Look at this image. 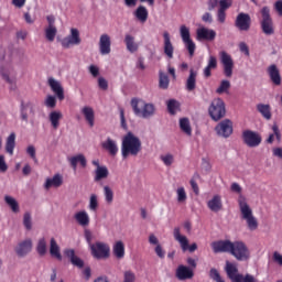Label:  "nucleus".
<instances>
[{"mask_svg": "<svg viewBox=\"0 0 282 282\" xmlns=\"http://www.w3.org/2000/svg\"><path fill=\"white\" fill-rule=\"evenodd\" d=\"M90 252L95 259H109L110 249L105 242L90 245Z\"/></svg>", "mask_w": 282, "mask_h": 282, "instance_id": "11", "label": "nucleus"}, {"mask_svg": "<svg viewBox=\"0 0 282 282\" xmlns=\"http://www.w3.org/2000/svg\"><path fill=\"white\" fill-rule=\"evenodd\" d=\"M131 107L134 116L149 120L155 116V105L148 104L147 101L138 98L131 99Z\"/></svg>", "mask_w": 282, "mask_h": 282, "instance_id": "3", "label": "nucleus"}, {"mask_svg": "<svg viewBox=\"0 0 282 282\" xmlns=\"http://www.w3.org/2000/svg\"><path fill=\"white\" fill-rule=\"evenodd\" d=\"M123 282H135V273L131 270L124 271Z\"/></svg>", "mask_w": 282, "mask_h": 282, "instance_id": "56", "label": "nucleus"}, {"mask_svg": "<svg viewBox=\"0 0 282 282\" xmlns=\"http://www.w3.org/2000/svg\"><path fill=\"white\" fill-rule=\"evenodd\" d=\"M142 153V141L133 132H128L121 142V155L123 160L127 158H138Z\"/></svg>", "mask_w": 282, "mask_h": 282, "instance_id": "2", "label": "nucleus"}, {"mask_svg": "<svg viewBox=\"0 0 282 282\" xmlns=\"http://www.w3.org/2000/svg\"><path fill=\"white\" fill-rule=\"evenodd\" d=\"M209 278L213 279L215 282H226L224 279H221V274H219V271L217 269L213 268L209 271Z\"/></svg>", "mask_w": 282, "mask_h": 282, "instance_id": "53", "label": "nucleus"}, {"mask_svg": "<svg viewBox=\"0 0 282 282\" xmlns=\"http://www.w3.org/2000/svg\"><path fill=\"white\" fill-rule=\"evenodd\" d=\"M174 239L178 241L184 252H186V250H189V252H195V250H197V243L194 242L188 246V238H186V236H182L178 227L174 228Z\"/></svg>", "mask_w": 282, "mask_h": 282, "instance_id": "14", "label": "nucleus"}, {"mask_svg": "<svg viewBox=\"0 0 282 282\" xmlns=\"http://www.w3.org/2000/svg\"><path fill=\"white\" fill-rule=\"evenodd\" d=\"M176 195H177V202L178 204H184L188 196L186 195V189L184 187H178L176 189Z\"/></svg>", "mask_w": 282, "mask_h": 282, "instance_id": "48", "label": "nucleus"}, {"mask_svg": "<svg viewBox=\"0 0 282 282\" xmlns=\"http://www.w3.org/2000/svg\"><path fill=\"white\" fill-rule=\"evenodd\" d=\"M109 177V169L102 165V167H98L95 170L94 182H102V180H107Z\"/></svg>", "mask_w": 282, "mask_h": 282, "instance_id": "34", "label": "nucleus"}, {"mask_svg": "<svg viewBox=\"0 0 282 282\" xmlns=\"http://www.w3.org/2000/svg\"><path fill=\"white\" fill-rule=\"evenodd\" d=\"M239 50L245 56H250V47H248V44L246 42L239 43Z\"/></svg>", "mask_w": 282, "mask_h": 282, "instance_id": "60", "label": "nucleus"}, {"mask_svg": "<svg viewBox=\"0 0 282 282\" xmlns=\"http://www.w3.org/2000/svg\"><path fill=\"white\" fill-rule=\"evenodd\" d=\"M134 17L141 23H147V19H149V11L147 10V7H144V6L138 7L134 12Z\"/></svg>", "mask_w": 282, "mask_h": 282, "instance_id": "37", "label": "nucleus"}, {"mask_svg": "<svg viewBox=\"0 0 282 282\" xmlns=\"http://www.w3.org/2000/svg\"><path fill=\"white\" fill-rule=\"evenodd\" d=\"M273 8L275 12H278L279 17H282V0L275 1Z\"/></svg>", "mask_w": 282, "mask_h": 282, "instance_id": "64", "label": "nucleus"}, {"mask_svg": "<svg viewBox=\"0 0 282 282\" xmlns=\"http://www.w3.org/2000/svg\"><path fill=\"white\" fill-rule=\"evenodd\" d=\"M104 195L107 204L113 203V191L109 186L104 187Z\"/></svg>", "mask_w": 282, "mask_h": 282, "instance_id": "50", "label": "nucleus"}, {"mask_svg": "<svg viewBox=\"0 0 282 282\" xmlns=\"http://www.w3.org/2000/svg\"><path fill=\"white\" fill-rule=\"evenodd\" d=\"M251 23H252V20L250 18V14L242 12L237 15L235 25L241 32H248V30H250Z\"/></svg>", "mask_w": 282, "mask_h": 282, "instance_id": "15", "label": "nucleus"}, {"mask_svg": "<svg viewBox=\"0 0 282 282\" xmlns=\"http://www.w3.org/2000/svg\"><path fill=\"white\" fill-rule=\"evenodd\" d=\"M180 34L189 56H195L196 45L195 42H193V39H191V29H188L186 25H181Z\"/></svg>", "mask_w": 282, "mask_h": 282, "instance_id": "8", "label": "nucleus"}, {"mask_svg": "<svg viewBox=\"0 0 282 282\" xmlns=\"http://www.w3.org/2000/svg\"><path fill=\"white\" fill-rule=\"evenodd\" d=\"M213 252H227L235 257L237 261H248L250 259V249L243 241L217 240L212 242Z\"/></svg>", "mask_w": 282, "mask_h": 282, "instance_id": "1", "label": "nucleus"}, {"mask_svg": "<svg viewBox=\"0 0 282 282\" xmlns=\"http://www.w3.org/2000/svg\"><path fill=\"white\" fill-rule=\"evenodd\" d=\"M257 111L261 113L264 120H272V108L270 107V105L258 104Z\"/></svg>", "mask_w": 282, "mask_h": 282, "instance_id": "32", "label": "nucleus"}, {"mask_svg": "<svg viewBox=\"0 0 282 282\" xmlns=\"http://www.w3.org/2000/svg\"><path fill=\"white\" fill-rule=\"evenodd\" d=\"M267 73L271 83H273L276 87H279L282 83L281 72L275 64H272L268 67Z\"/></svg>", "mask_w": 282, "mask_h": 282, "instance_id": "22", "label": "nucleus"}, {"mask_svg": "<svg viewBox=\"0 0 282 282\" xmlns=\"http://www.w3.org/2000/svg\"><path fill=\"white\" fill-rule=\"evenodd\" d=\"M48 118L53 129H58V127H61V120L63 119V113L61 111H52Z\"/></svg>", "mask_w": 282, "mask_h": 282, "instance_id": "38", "label": "nucleus"}, {"mask_svg": "<svg viewBox=\"0 0 282 282\" xmlns=\"http://www.w3.org/2000/svg\"><path fill=\"white\" fill-rule=\"evenodd\" d=\"M68 162L73 171H76V169H78V164L82 166V169H87V158H85L84 154L70 156L68 159Z\"/></svg>", "mask_w": 282, "mask_h": 282, "instance_id": "23", "label": "nucleus"}, {"mask_svg": "<svg viewBox=\"0 0 282 282\" xmlns=\"http://www.w3.org/2000/svg\"><path fill=\"white\" fill-rule=\"evenodd\" d=\"M36 252L40 257H45V254H47V241H45V238H41L37 241Z\"/></svg>", "mask_w": 282, "mask_h": 282, "instance_id": "44", "label": "nucleus"}, {"mask_svg": "<svg viewBox=\"0 0 282 282\" xmlns=\"http://www.w3.org/2000/svg\"><path fill=\"white\" fill-rule=\"evenodd\" d=\"M56 26H48L45 30V36L47 39V41H50L51 43L54 41V39H56Z\"/></svg>", "mask_w": 282, "mask_h": 282, "instance_id": "49", "label": "nucleus"}, {"mask_svg": "<svg viewBox=\"0 0 282 282\" xmlns=\"http://www.w3.org/2000/svg\"><path fill=\"white\" fill-rule=\"evenodd\" d=\"M161 160L165 164V166H171V164H173V155L172 154L162 155Z\"/></svg>", "mask_w": 282, "mask_h": 282, "instance_id": "61", "label": "nucleus"}, {"mask_svg": "<svg viewBox=\"0 0 282 282\" xmlns=\"http://www.w3.org/2000/svg\"><path fill=\"white\" fill-rule=\"evenodd\" d=\"M28 111L29 113H31V116H34L35 110H34V102L32 101H21L20 105V118L21 120H23V122H28L29 117H28Z\"/></svg>", "mask_w": 282, "mask_h": 282, "instance_id": "19", "label": "nucleus"}, {"mask_svg": "<svg viewBox=\"0 0 282 282\" xmlns=\"http://www.w3.org/2000/svg\"><path fill=\"white\" fill-rule=\"evenodd\" d=\"M219 56L226 78H231L232 69H235V62L232 61V56L228 54L226 51L220 52Z\"/></svg>", "mask_w": 282, "mask_h": 282, "instance_id": "10", "label": "nucleus"}, {"mask_svg": "<svg viewBox=\"0 0 282 282\" xmlns=\"http://www.w3.org/2000/svg\"><path fill=\"white\" fill-rule=\"evenodd\" d=\"M195 87H197V70L191 68L185 83V88L187 91H195Z\"/></svg>", "mask_w": 282, "mask_h": 282, "instance_id": "27", "label": "nucleus"}, {"mask_svg": "<svg viewBox=\"0 0 282 282\" xmlns=\"http://www.w3.org/2000/svg\"><path fill=\"white\" fill-rule=\"evenodd\" d=\"M242 142L249 147V149H254L261 144L262 138L258 132L252 130H245L242 131Z\"/></svg>", "mask_w": 282, "mask_h": 282, "instance_id": "9", "label": "nucleus"}, {"mask_svg": "<svg viewBox=\"0 0 282 282\" xmlns=\"http://www.w3.org/2000/svg\"><path fill=\"white\" fill-rule=\"evenodd\" d=\"M231 7H232V1L220 0L218 10H221L223 12H226V10H228Z\"/></svg>", "mask_w": 282, "mask_h": 282, "instance_id": "58", "label": "nucleus"}, {"mask_svg": "<svg viewBox=\"0 0 282 282\" xmlns=\"http://www.w3.org/2000/svg\"><path fill=\"white\" fill-rule=\"evenodd\" d=\"M230 89V82L228 79H224L220 83V86L216 89L218 94H226Z\"/></svg>", "mask_w": 282, "mask_h": 282, "instance_id": "51", "label": "nucleus"}, {"mask_svg": "<svg viewBox=\"0 0 282 282\" xmlns=\"http://www.w3.org/2000/svg\"><path fill=\"white\" fill-rule=\"evenodd\" d=\"M217 32L213 29L200 28L196 31V39L198 41H215Z\"/></svg>", "mask_w": 282, "mask_h": 282, "instance_id": "17", "label": "nucleus"}, {"mask_svg": "<svg viewBox=\"0 0 282 282\" xmlns=\"http://www.w3.org/2000/svg\"><path fill=\"white\" fill-rule=\"evenodd\" d=\"M63 186V175L55 174L52 178H46V182L44 184V188L46 191H50V188H61Z\"/></svg>", "mask_w": 282, "mask_h": 282, "instance_id": "25", "label": "nucleus"}, {"mask_svg": "<svg viewBox=\"0 0 282 282\" xmlns=\"http://www.w3.org/2000/svg\"><path fill=\"white\" fill-rule=\"evenodd\" d=\"M17 147V134L13 132L7 138L6 151L9 155H14V148Z\"/></svg>", "mask_w": 282, "mask_h": 282, "instance_id": "33", "label": "nucleus"}, {"mask_svg": "<svg viewBox=\"0 0 282 282\" xmlns=\"http://www.w3.org/2000/svg\"><path fill=\"white\" fill-rule=\"evenodd\" d=\"M101 147L105 149V151H108L109 155H118V143H116L113 139L107 138V140L101 143Z\"/></svg>", "mask_w": 282, "mask_h": 282, "instance_id": "28", "label": "nucleus"}, {"mask_svg": "<svg viewBox=\"0 0 282 282\" xmlns=\"http://www.w3.org/2000/svg\"><path fill=\"white\" fill-rule=\"evenodd\" d=\"M169 75L166 73L160 72L159 87L160 89H169Z\"/></svg>", "mask_w": 282, "mask_h": 282, "instance_id": "46", "label": "nucleus"}, {"mask_svg": "<svg viewBox=\"0 0 282 282\" xmlns=\"http://www.w3.org/2000/svg\"><path fill=\"white\" fill-rule=\"evenodd\" d=\"M74 219L83 228H87V226H89V214H87V212H85V210L77 212L74 215Z\"/></svg>", "mask_w": 282, "mask_h": 282, "instance_id": "31", "label": "nucleus"}, {"mask_svg": "<svg viewBox=\"0 0 282 282\" xmlns=\"http://www.w3.org/2000/svg\"><path fill=\"white\" fill-rule=\"evenodd\" d=\"M99 52L101 56L111 54V37L107 34H102L99 39Z\"/></svg>", "mask_w": 282, "mask_h": 282, "instance_id": "20", "label": "nucleus"}, {"mask_svg": "<svg viewBox=\"0 0 282 282\" xmlns=\"http://www.w3.org/2000/svg\"><path fill=\"white\" fill-rule=\"evenodd\" d=\"M28 155L35 162V164H39V159H36V148L34 145H29L26 149Z\"/></svg>", "mask_w": 282, "mask_h": 282, "instance_id": "55", "label": "nucleus"}, {"mask_svg": "<svg viewBox=\"0 0 282 282\" xmlns=\"http://www.w3.org/2000/svg\"><path fill=\"white\" fill-rule=\"evenodd\" d=\"M238 204L241 217L246 220L249 230H257V228H259V221L256 219L254 215H252V209L250 208V205H248V202H246V197H243V195L239 196Z\"/></svg>", "mask_w": 282, "mask_h": 282, "instance_id": "4", "label": "nucleus"}, {"mask_svg": "<svg viewBox=\"0 0 282 282\" xmlns=\"http://www.w3.org/2000/svg\"><path fill=\"white\" fill-rule=\"evenodd\" d=\"M217 21L218 23H226V11H221L220 9H218Z\"/></svg>", "mask_w": 282, "mask_h": 282, "instance_id": "62", "label": "nucleus"}, {"mask_svg": "<svg viewBox=\"0 0 282 282\" xmlns=\"http://www.w3.org/2000/svg\"><path fill=\"white\" fill-rule=\"evenodd\" d=\"M225 272L231 282H259V280L250 273L245 275L239 273V268L230 261L226 262Z\"/></svg>", "mask_w": 282, "mask_h": 282, "instance_id": "5", "label": "nucleus"}, {"mask_svg": "<svg viewBox=\"0 0 282 282\" xmlns=\"http://www.w3.org/2000/svg\"><path fill=\"white\" fill-rule=\"evenodd\" d=\"M23 226L25 230H32V214H30V212L23 215Z\"/></svg>", "mask_w": 282, "mask_h": 282, "instance_id": "47", "label": "nucleus"}, {"mask_svg": "<svg viewBox=\"0 0 282 282\" xmlns=\"http://www.w3.org/2000/svg\"><path fill=\"white\" fill-rule=\"evenodd\" d=\"M6 204L11 208L12 213H19V202L12 196H4Z\"/></svg>", "mask_w": 282, "mask_h": 282, "instance_id": "42", "label": "nucleus"}, {"mask_svg": "<svg viewBox=\"0 0 282 282\" xmlns=\"http://www.w3.org/2000/svg\"><path fill=\"white\" fill-rule=\"evenodd\" d=\"M207 207L212 213H219L224 208V203H221V196L215 195L207 203Z\"/></svg>", "mask_w": 282, "mask_h": 282, "instance_id": "29", "label": "nucleus"}, {"mask_svg": "<svg viewBox=\"0 0 282 282\" xmlns=\"http://www.w3.org/2000/svg\"><path fill=\"white\" fill-rule=\"evenodd\" d=\"M98 87L99 89H102V91H107L109 89V82L105 79V77L98 78Z\"/></svg>", "mask_w": 282, "mask_h": 282, "instance_id": "57", "label": "nucleus"}, {"mask_svg": "<svg viewBox=\"0 0 282 282\" xmlns=\"http://www.w3.org/2000/svg\"><path fill=\"white\" fill-rule=\"evenodd\" d=\"M82 113L85 120L88 122L89 127H94V120H95L94 108L86 106L82 109Z\"/></svg>", "mask_w": 282, "mask_h": 282, "instance_id": "36", "label": "nucleus"}, {"mask_svg": "<svg viewBox=\"0 0 282 282\" xmlns=\"http://www.w3.org/2000/svg\"><path fill=\"white\" fill-rule=\"evenodd\" d=\"M154 252L159 259H164V257H166V251H164L162 245H156Z\"/></svg>", "mask_w": 282, "mask_h": 282, "instance_id": "59", "label": "nucleus"}, {"mask_svg": "<svg viewBox=\"0 0 282 282\" xmlns=\"http://www.w3.org/2000/svg\"><path fill=\"white\" fill-rule=\"evenodd\" d=\"M273 261L274 263H278L282 268V254L279 253L278 251L273 252Z\"/></svg>", "mask_w": 282, "mask_h": 282, "instance_id": "63", "label": "nucleus"}, {"mask_svg": "<svg viewBox=\"0 0 282 282\" xmlns=\"http://www.w3.org/2000/svg\"><path fill=\"white\" fill-rule=\"evenodd\" d=\"M48 85L54 91V94L57 96L58 100H65V90H63V86H61V83L56 82L54 78H48Z\"/></svg>", "mask_w": 282, "mask_h": 282, "instance_id": "24", "label": "nucleus"}, {"mask_svg": "<svg viewBox=\"0 0 282 282\" xmlns=\"http://www.w3.org/2000/svg\"><path fill=\"white\" fill-rule=\"evenodd\" d=\"M45 107H48V109H54L56 107V97L48 95L44 101Z\"/></svg>", "mask_w": 282, "mask_h": 282, "instance_id": "54", "label": "nucleus"}, {"mask_svg": "<svg viewBox=\"0 0 282 282\" xmlns=\"http://www.w3.org/2000/svg\"><path fill=\"white\" fill-rule=\"evenodd\" d=\"M272 131L273 133L267 139L268 144H272V142H274V135L278 142H281V130H279V126L276 123L272 126Z\"/></svg>", "mask_w": 282, "mask_h": 282, "instance_id": "43", "label": "nucleus"}, {"mask_svg": "<svg viewBox=\"0 0 282 282\" xmlns=\"http://www.w3.org/2000/svg\"><path fill=\"white\" fill-rule=\"evenodd\" d=\"M112 254L116 257L119 261L124 259V242L122 240H118L112 246Z\"/></svg>", "mask_w": 282, "mask_h": 282, "instance_id": "30", "label": "nucleus"}, {"mask_svg": "<svg viewBox=\"0 0 282 282\" xmlns=\"http://www.w3.org/2000/svg\"><path fill=\"white\" fill-rule=\"evenodd\" d=\"M163 51L167 58H173V53L175 52V47L171 42V34L169 31L163 32Z\"/></svg>", "mask_w": 282, "mask_h": 282, "instance_id": "21", "label": "nucleus"}, {"mask_svg": "<svg viewBox=\"0 0 282 282\" xmlns=\"http://www.w3.org/2000/svg\"><path fill=\"white\" fill-rule=\"evenodd\" d=\"M64 253H65V257H67L70 260V263L76 268L85 267V262L83 261V259L76 256V252L74 251V249H66Z\"/></svg>", "mask_w": 282, "mask_h": 282, "instance_id": "26", "label": "nucleus"}, {"mask_svg": "<svg viewBox=\"0 0 282 282\" xmlns=\"http://www.w3.org/2000/svg\"><path fill=\"white\" fill-rule=\"evenodd\" d=\"M51 257H55L58 261L63 260V256H61V248L58 243H56V239H51V247H50Z\"/></svg>", "mask_w": 282, "mask_h": 282, "instance_id": "41", "label": "nucleus"}, {"mask_svg": "<svg viewBox=\"0 0 282 282\" xmlns=\"http://www.w3.org/2000/svg\"><path fill=\"white\" fill-rule=\"evenodd\" d=\"M62 47L65 50H69L72 45H80L82 40H80V32L78 29H70V34L64 37L62 41Z\"/></svg>", "mask_w": 282, "mask_h": 282, "instance_id": "13", "label": "nucleus"}, {"mask_svg": "<svg viewBox=\"0 0 282 282\" xmlns=\"http://www.w3.org/2000/svg\"><path fill=\"white\" fill-rule=\"evenodd\" d=\"M124 43H126V47H127L128 52H130L131 54L135 53V51L139 47L138 44L135 43V37H133L130 34L126 35Z\"/></svg>", "mask_w": 282, "mask_h": 282, "instance_id": "40", "label": "nucleus"}, {"mask_svg": "<svg viewBox=\"0 0 282 282\" xmlns=\"http://www.w3.org/2000/svg\"><path fill=\"white\" fill-rule=\"evenodd\" d=\"M32 239H25L18 243L15 247V253L18 257H28L32 252Z\"/></svg>", "mask_w": 282, "mask_h": 282, "instance_id": "16", "label": "nucleus"}, {"mask_svg": "<svg viewBox=\"0 0 282 282\" xmlns=\"http://www.w3.org/2000/svg\"><path fill=\"white\" fill-rule=\"evenodd\" d=\"M215 131L220 138H230L232 135V121L230 119H225L220 121L216 127Z\"/></svg>", "mask_w": 282, "mask_h": 282, "instance_id": "12", "label": "nucleus"}, {"mask_svg": "<svg viewBox=\"0 0 282 282\" xmlns=\"http://www.w3.org/2000/svg\"><path fill=\"white\" fill-rule=\"evenodd\" d=\"M177 109H180V102L175 99H170L167 101L169 113H171V116H175V113H177Z\"/></svg>", "mask_w": 282, "mask_h": 282, "instance_id": "45", "label": "nucleus"}, {"mask_svg": "<svg viewBox=\"0 0 282 282\" xmlns=\"http://www.w3.org/2000/svg\"><path fill=\"white\" fill-rule=\"evenodd\" d=\"M208 113L212 120L214 122H219L221 118L226 117V102H224V99L216 98L214 99L208 108Z\"/></svg>", "mask_w": 282, "mask_h": 282, "instance_id": "6", "label": "nucleus"}, {"mask_svg": "<svg viewBox=\"0 0 282 282\" xmlns=\"http://www.w3.org/2000/svg\"><path fill=\"white\" fill-rule=\"evenodd\" d=\"M212 69H217V57L213 55L209 56L208 64L204 68L205 78H210V76H213V73L210 72Z\"/></svg>", "mask_w": 282, "mask_h": 282, "instance_id": "35", "label": "nucleus"}, {"mask_svg": "<svg viewBox=\"0 0 282 282\" xmlns=\"http://www.w3.org/2000/svg\"><path fill=\"white\" fill-rule=\"evenodd\" d=\"M260 13L262 17L260 25L263 34L272 36V34H274V21L272 20V15H270V7H263Z\"/></svg>", "mask_w": 282, "mask_h": 282, "instance_id": "7", "label": "nucleus"}, {"mask_svg": "<svg viewBox=\"0 0 282 282\" xmlns=\"http://www.w3.org/2000/svg\"><path fill=\"white\" fill-rule=\"evenodd\" d=\"M180 129L185 135H193V128H191V120L188 118L180 119Z\"/></svg>", "mask_w": 282, "mask_h": 282, "instance_id": "39", "label": "nucleus"}, {"mask_svg": "<svg viewBox=\"0 0 282 282\" xmlns=\"http://www.w3.org/2000/svg\"><path fill=\"white\" fill-rule=\"evenodd\" d=\"M89 209L96 213L98 210V196L96 194L90 195Z\"/></svg>", "mask_w": 282, "mask_h": 282, "instance_id": "52", "label": "nucleus"}, {"mask_svg": "<svg viewBox=\"0 0 282 282\" xmlns=\"http://www.w3.org/2000/svg\"><path fill=\"white\" fill-rule=\"evenodd\" d=\"M175 274L178 281H188V279H193V276H195V272L184 264L177 267Z\"/></svg>", "mask_w": 282, "mask_h": 282, "instance_id": "18", "label": "nucleus"}]
</instances>
